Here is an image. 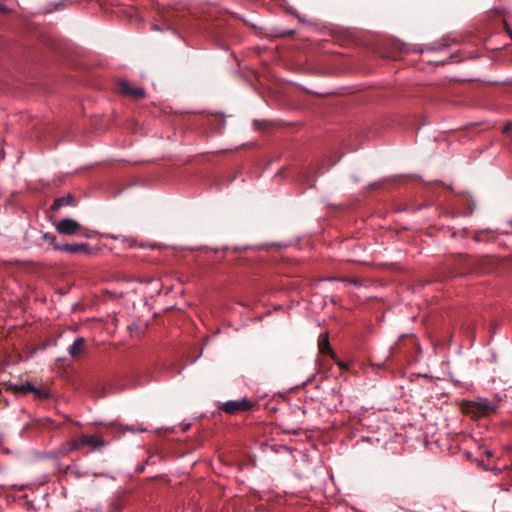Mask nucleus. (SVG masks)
Listing matches in <instances>:
<instances>
[{
  "instance_id": "nucleus-2",
  "label": "nucleus",
  "mask_w": 512,
  "mask_h": 512,
  "mask_svg": "<svg viewBox=\"0 0 512 512\" xmlns=\"http://www.w3.org/2000/svg\"><path fill=\"white\" fill-rule=\"evenodd\" d=\"M253 406V401H250L247 398H242L240 400L222 402L218 405V408L229 415H235L240 412L249 411Z\"/></svg>"
},
{
  "instance_id": "nucleus-10",
  "label": "nucleus",
  "mask_w": 512,
  "mask_h": 512,
  "mask_svg": "<svg viewBox=\"0 0 512 512\" xmlns=\"http://www.w3.org/2000/svg\"><path fill=\"white\" fill-rule=\"evenodd\" d=\"M43 239L46 242H48L49 244H51L55 250L61 251V246L62 245L58 244L57 238H56V236L54 234H52V233H45L43 235Z\"/></svg>"
},
{
  "instance_id": "nucleus-3",
  "label": "nucleus",
  "mask_w": 512,
  "mask_h": 512,
  "mask_svg": "<svg viewBox=\"0 0 512 512\" xmlns=\"http://www.w3.org/2000/svg\"><path fill=\"white\" fill-rule=\"evenodd\" d=\"M54 225L57 232L62 235H75L82 229L80 223L71 218H64Z\"/></svg>"
},
{
  "instance_id": "nucleus-25",
  "label": "nucleus",
  "mask_w": 512,
  "mask_h": 512,
  "mask_svg": "<svg viewBox=\"0 0 512 512\" xmlns=\"http://www.w3.org/2000/svg\"><path fill=\"white\" fill-rule=\"evenodd\" d=\"M219 121H220V123H221V126H223V125H224V123H225V120H224L223 118H219Z\"/></svg>"
},
{
  "instance_id": "nucleus-9",
  "label": "nucleus",
  "mask_w": 512,
  "mask_h": 512,
  "mask_svg": "<svg viewBox=\"0 0 512 512\" xmlns=\"http://www.w3.org/2000/svg\"><path fill=\"white\" fill-rule=\"evenodd\" d=\"M84 342L85 340L83 337L76 338L68 349L69 354L73 357L78 356L83 349Z\"/></svg>"
},
{
  "instance_id": "nucleus-20",
  "label": "nucleus",
  "mask_w": 512,
  "mask_h": 512,
  "mask_svg": "<svg viewBox=\"0 0 512 512\" xmlns=\"http://www.w3.org/2000/svg\"><path fill=\"white\" fill-rule=\"evenodd\" d=\"M122 241L127 243L130 247H132L135 243V240L131 237H123Z\"/></svg>"
},
{
  "instance_id": "nucleus-6",
  "label": "nucleus",
  "mask_w": 512,
  "mask_h": 512,
  "mask_svg": "<svg viewBox=\"0 0 512 512\" xmlns=\"http://www.w3.org/2000/svg\"><path fill=\"white\" fill-rule=\"evenodd\" d=\"M80 443L83 446H90L93 449H99L105 446V441L95 435H82L80 437Z\"/></svg>"
},
{
  "instance_id": "nucleus-1",
  "label": "nucleus",
  "mask_w": 512,
  "mask_h": 512,
  "mask_svg": "<svg viewBox=\"0 0 512 512\" xmlns=\"http://www.w3.org/2000/svg\"><path fill=\"white\" fill-rule=\"evenodd\" d=\"M421 352L418 339L414 334H403L398 342L391 347L390 356L403 353L409 360H414L415 356Z\"/></svg>"
},
{
  "instance_id": "nucleus-14",
  "label": "nucleus",
  "mask_w": 512,
  "mask_h": 512,
  "mask_svg": "<svg viewBox=\"0 0 512 512\" xmlns=\"http://www.w3.org/2000/svg\"><path fill=\"white\" fill-rule=\"evenodd\" d=\"M462 258H464L467 262V265L469 266L467 268V272H477L478 269L474 267L478 260L472 259L469 255H461Z\"/></svg>"
},
{
  "instance_id": "nucleus-4",
  "label": "nucleus",
  "mask_w": 512,
  "mask_h": 512,
  "mask_svg": "<svg viewBox=\"0 0 512 512\" xmlns=\"http://www.w3.org/2000/svg\"><path fill=\"white\" fill-rule=\"evenodd\" d=\"M475 406H476L477 412L481 416L491 415V414L495 413L498 409V404L496 402H492L486 398L479 399L475 403Z\"/></svg>"
},
{
  "instance_id": "nucleus-21",
  "label": "nucleus",
  "mask_w": 512,
  "mask_h": 512,
  "mask_svg": "<svg viewBox=\"0 0 512 512\" xmlns=\"http://www.w3.org/2000/svg\"><path fill=\"white\" fill-rule=\"evenodd\" d=\"M511 129H512V124L508 122V123H506V124H505V126L503 127L502 132H503L504 134H508V133L511 131Z\"/></svg>"
},
{
  "instance_id": "nucleus-8",
  "label": "nucleus",
  "mask_w": 512,
  "mask_h": 512,
  "mask_svg": "<svg viewBox=\"0 0 512 512\" xmlns=\"http://www.w3.org/2000/svg\"><path fill=\"white\" fill-rule=\"evenodd\" d=\"M88 249H89V246L86 243L63 244L61 246V251L68 252L71 254L87 252Z\"/></svg>"
},
{
  "instance_id": "nucleus-27",
  "label": "nucleus",
  "mask_w": 512,
  "mask_h": 512,
  "mask_svg": "<svg viewBox=\"0 0 512 512\" xmlns=\"http://www.w3.org/2000/svg\"><path fill=\"white\" fill-rule=\"evenodd\" d=\"M510 225L512 226V223H510Z\"/></svg>"
},
{
  "instance_id": "nucleus-16",
  "label": "nucleus",
  "mask_w": 512,
  "mask_h": 512,
  "mask_svg": "<svg viewBox=\"0 0 512 512\" xmlns=\"http://www.w3.org/2000/svg\"><path fill=\"white\" fill-rule=\"evenodd\" d=\"M39 399H48L50 394L47 390L35 387V391L32 392Z\"/></svg>"
},
{
  "instance_id": "nucleus-19",
  "label": "nucleus",
  "mask_w": 512,
  "mask_h": 512,
  "mask_svg": "<svg viewBox=\"0 0 512 512\" xmlns=\"http://www.w3.org/2000/svg\"><path fill=\"white\" fill-rule=\"evenodd\" d=\"M253 125L257 130H263L267 127L268 122L263 120H254Z\"/></svg>"
},
{
  "instance_id": "nucleus-22",
  "label": "nucleus",
  "mask_w": 512,
  "mask_h": 512,
  "mask_svg": "<svg viewBox=\"0 0 512 512\" xmlns=\"http://www.w3.org/2000/svg\"><path fill=\"white\" fill-rule=\"evenodd\" d=\"M92 475L94 477H108L107 473H93Z\"/></svg>"
},
{
  "instance_id": "nucleus-26",
  "label": "nucleus",
  "mask_w": 512,
  "mask_h": 512,
  "mask_svg": "<svg viewBox=\"0 0 512 512\" xmlns=\"http://www.w3.org/2000/svg\"><path fill=\"white\" fill-rule=\"evenodd\" d=\"M89 320L95 321L98 320L97 318H90Z\"/></svg>"
},
{
  "instance_id": "nucleus-11",
  "label": "nucleus",
  "mask_w": 512,
  "mask_h": 512,
  "mask_svg": "<svg viewBox=\"0 0 512 512\" xmlns=\"http://www.w3.org/2000/svg\"><path fill=\"white\" fill-rule=\"evenodd\" d=\"M117 89L120 93L128 95L131 92L132 86L128 81L120 80L117 83Z\"/></svg>"
},
{
  "instance_id": "nucleus-12",
  "label": "nucleus",
  "mask_w": 512,
  "mask_h": 512,
  "mask_svg": "<svg viewBox=\"0 0 512 512\" xmlns=\"http://www.w3.org/2000/svg\"><path fill=\"white\" fill-rule=\"evenodd\" d=\"M146 328V322H131L127 326V330L133 335L134 332L141 330L143 331Z\"/></svg>"
},
{
  "instance_id": "nucleus-15",
  "label": "nucleus",
  "mask_w": 512,
  "mask_h": 512,
  "mask_svg": "<svg viewBox=\"0 0 512 512\" xmlns=\"http://www.w3.org/2000/svg\"><path fill=\"white\" fill-rule=\"evenodd\" d=\"M128 96L135 98V99H141V98L145 97V91L142 88L132 87L131 92L128 94Z\"/></svg>"
},
{
  "instance_id": "nucleus-5",
  "label": "nucleus",
  "mask_w": 512,
  "mask_h": 512,
  "mask_svg": "<svg viewBox=\"0 0 512 512\" xmlns=\"http://www.w3.org/2000/svg\"><path fill=\"white\" fill-rule=\"evenodd\" d=\"M318 349H319V352L322 354H327L332 357L335 356V354L331 348L330 342H329V334L327 331L320 333V335L318 337Z\"/></svg>"
},
{
  "instance_id": "nucleus-7",
  "label": "nucleus",
  "mask_w": 512,
  "mask_h": 512,
  "mask_svg": "<svg viewBox=\"0 0 512 512\" xmlns=\"http://www.w3.org/2000/svg\"><path fill=\"white\" fill-rule=\"evenodd\" d=\"M75 203L73 195L68 194L65 197L56 198L51 206L52 211H57L64 206H72Z\"/></svg>"
},
{
  "instance_id": "nucleus-23",
  "label": "nucleus",
  "mask_w": 512,
  "mask_h": 512,
  "mask_svg": "<svg viewBox=\"0 0 512 512\" xmlns=\"http://www.w3.org/2000/svg\"><path fill=\"white\" fill-rule=\"evenodd\" d=\"M293 34H294L293 30H288V31L282 33V36H292Z\"/></svg>"
},
{
  "instance_id": "nucleus-24",
  "label": "nucleus",
  "mask_w": 512,
  "mask_h": 512,
  "mask_svg": "<svg viewBox=\"0 0 512 512\" xmlns=\"http://www.w3.org/2000/svg\"><path fill=\"white\" fill-rule=\"evenodd\" d=\"M474 239H475L476 241H481V240H482V238H481V233H480V232H476V233H475V236H474Z\"/></svg>"
},
{
  "instance_id": "nucleus-13",
  "label": "nucleus",
  "mask_w": 512,
  "mask_h": 512,
  "mask_svg": "<svg viewBox=\"0 0 512 512\" xmlns=\"http://www.w3.org/2000/svg\"><path fill=\"white\" fill-rule=\"evenodd\" d=\"M17 391L23 395H26L35 391V386L32 383L27 382L18 386Z\"/></svg>"
},
{
  "instance_id": "nucleus-17",
  "label": "nucleus",
  "mask_w": 512,
  "mask_h": 512,
  "mask_svg": "<svg viewBox=\"0 0 512 512\" xmlns=\"http://www.w3.org/2000/svg\"><path fill=\"white\" fill-rule=\"evenodd\" d=\"M327 280L342 281V282H347V283H350L353 285H360V283H361V281L359 279H349V278H340V277H331V278H328Z\"/></svg>"
},
{
  "instance_id": "nucleus-18",
  "label": "nucleus",
  "mask_w": 512,
  "mask_h": 512,
  "mask_svg": "<svg viewBox=\"0 0 512 512\" xmlns=\"http://www.w3.org/2000/svg\"><path fill=\"white\" fill-rule=\"evenodd\" d=\"M81 447H83V444L80 443V438L74 439L69 444V451L70 452L76 451V450H79Z\"/></svg>"
}]
</instances>
